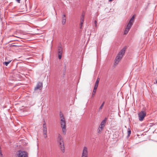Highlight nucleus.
<instances>
[{"label":"nucleus","instance_id":"f257e3e1","mask_svg":"<svg viewBox=\"0 0 157 157\" xmlns=\"http://www.w3.org/2000/svg\"><path fill=\"white\" fill-rule=\"evenodd\" d=\"M57 142L59 148L62 152L64 153L65 151V147L63 139L60 134L58 135Z\"/></svg>","mask_w":157,"mask_h":157},{"label":"nucleus","instance_id":"f03ea898","mask_svg":"<svg viewBox=\"0 0 157 157\" xmlns=\"http://www.w3.org/2000/svg\"><path fill=\"white\" fill-rule=\"evenodd\" d=\"M125 48H124L121 50L119 52L115 60V65H117L120 61V60L121 59L125 53Z\"/></svg>","mask_w":157,"mask_h":157},{"label":"nucleus","instance_id":"7ed1b4c3","mask_svg":"<svg viewBox=\"0 0 157 157\" xmlns=\"http://www.w3.org/2000/svg\"><path fill=\"white\" fill-rule=\"evenodd\" d=\"M16 157H28L27 153L25 151L19 150L17 152Z\"/></svg>","mask_w":157,"mask_h":157},{"label":"nucleus","instance_id":"20e7f679","mask_svg":"<svg viewBox=\"0 0 157 157\" xmlns=\"http://www.w3.org/2000/svg\"><path fill=\"white\" fill-rule=\"evenodd\" d=\"M60 124L63 132L64 134H65L66 133V124L65 119H60Z\"/></svg>","mask_w":157,"mask_h":157},{"label":"nucleus","instance_id":"39448f33","mask_svg":"<svg viewBox=\"0 0 157 157\" xmlns=\"http://www.w3.org/2000/svg\"><path fill=\"white\" fill-rule=\"evenodd\" d=\"M138 114L139 120L140 121H142L146 115V112L144 111H141L138 113Z\"/></svg>","mask_w":157,"mask_h":157},{"label":"nucleus","instance_id":"423d86ee","mask_svg":"<svg viewBox=\"0 0 157 157\" xmlns=\"http://www.w3.org/2000/svg\"><path fill=\"white\" fill-rule=\"evenodd\" d=\"M63 52V49L61 44H60L58 46V58L59 59H61L62 57Z\"/></svg>","mask_w":157,"mask_h":157},{"label":"nucleus","instance_id":"0eeeda50","mask_svg":"<svg viewBox=\"0 0 157 157\" xmlns=\"http://www.w3.org/2000/svg\"><path fill=\"white\" fill-rule=\"evenodd\" d=\"M43 87V83L42 82H38L36 86L34 88V90L35 91H37L38 90H40Z\"/></svg>","mask_w":157,"mask_h":157},{"label":"nucleus","instance_id":"6e6552de","mask_svg":"<svg viewBox=\"0 0 157 157\" xmlns=\"http://www.w3.org/2000/svg\"><path fill=\"white\" fill-rule=\"evenodd\" d=\"M88 148L85 146L84 147L83 149L82 156L88 157Z\"/></svg>","mask_w":157,"mask_h":157},{"label":"nucleus","instance_id":"1a4fd4ad","mask_svg":"<svg viewBox=\"0 0 157 157\" xmlns=\"http://www.w3.org/2000/svg\"><path fill=\"white\" fill-rule=\"evenodd\" d=\"M132 26L130 25H129V24H128L127 27L124 30V34L126 35L128 33Z\"/></svg>","mask_w":157,"mask_h":157},{"label":"nucleus","instance_id":"9d476101","mask_svg":"<svg viewBox=\"0 0 157 157\" xmlns=\"http://www.w3.org/2000/svg\"><path fill=\"white\" fill-rule=\"evenodd\" d=\"M132 26L130 25H129V24H128L127 27L124 30V34L126 35L128 33Z\"/></svg>","mask_w":157,"mask_h":157},{"label":"nucleus","instance_id":"9b49d317","mask_svg":"<svg viewBox=\"0 0 157 157\" xmlns=\"http://www.w3.org/2000/svg\"><path fill=\"white\" fill-rule=\"evenodd\" d=\"M135 17V15H134L132 17V18L130 19L129 21L128 24H129V25H131L132 26L133 25V23L134 22V19Z\"/></svg>","mask_w":157,"mask_h":157},{"label":"nucleus","instance_id":"f8f14e48","mask_svg":"<svg viewBox=\"0 0 157 157\" xmlns=\"http://www.w3.org/2000/svg\"><path fill=\"white\" fill-rule=\"evenodd\" d=\"M135 17V15H134L132 17V18L130 19L129 21L128 24H129V25H131L132 26L133 25V23L134 22V19Z\"/></svg>","mask_w":157,"mask_h":157},{"label":"nucleus","instance_id":"ddd939ff","mask_svg":"<svg viewBox=\"0 0 157 157\" xmlns=\"http://www.w3.org/2000/svg\"><path fill=\"white\" fill-rule=\"evenodd\" d=\"M43 133H47V128L46 127V124L45 123L43 125Z\"/></svg>","mask_w":157,"mask_h":157},{"label":"nucleus","instance_id":"4468645a","mask_svg":"<svg viewBox=\"0 0 157 157\" xmlns=\"http://www.w3.org/2000/svg\"><path fill=\"white\" fill-rule=\"evenodd\" d=\"M62 23L63 25H64L66 23V17L65 14H64L62 17Z\"/></svg>","mask_w":157,"mask_h":157},{"label":"nucleus","instance_id":"2eb2a0df","mask_svg":"<svg viewBox=\"0 0 157 157\" xmlns=\"http://www.w3.org/2000/svg\"><path fill=\"white\" fill-rule=\"evenodd\" d=\"M107 120V118L106 117H105L104 120H103L101 123V125H103L104 126H105V124L106 121Z\"/></svg>","mask_w":157,"mask_h":157},{"label":"nucleus","instance_id":"dca6fc26","mask_svg":"<svg viewBox=\"0 0 157 157\" xmlns=\"http://www.w3.org/2000/svg\"><path fill=\"white\" fill-rule=\"evenodd\" d=\"M99 80H100L99 78H97V80H96V82L95 83V85H94L95 86H98Z\"/></svg>","mask_w":157,"mask_h":157},{"label":"nucleus","instance_id":"f3484780","mask_svg":"<svg viewBox=\"0 0 157 157\" xmlns=\"http://www.w3.org/2000/svg\"><path fill=\"white\" fill-rule=\"evenodd\" d=\"M11 61V60H9L7 62H5L3 63V64H5L6 66H7L10 63Z\"/></svg>","mask_w":157,"mask_h":157},{"label":"nucleus","instance_id":"a211bd4d","mask_svg":"<svg viewBox=\"0 0 157 157\" xmlns=\"http://www.w3.org/2000/svg\"><path fill=\"white\" fill-rule=\"evenodd\" d=\"M131 134V130L129 128H128V136H127L128 137L130 136Z\"/></svg>","mask_w":157,"mask_h":157},{"label":"nucleus","instance_id":"6ab92c4d","mask_svg":"<svg viewBox=\"0 0 157 157\" xmlns=\"http://www.w3.org/2000/svg\"><path fill=\"white\" fill-rule=\"evenodd\" d=\"M59 116H60V117L61 119H65L63 117V114L61 112H60Z\"/></svg>","mask_w":157,"mask_h":157},{"label":"nucleus","instance_id":"aec40b11","mask_svg":"<svg viewBox=\"0 0 157 157\" xmlns=\"http://www.w3.org/2000/svg\"><path fill=\"white\" fill-rule=\"evenodd\" d=\"M84 20V15H82L80 18V22H83Z\"/></svg>","mask_w":157,"mask_h":157},{"label":"nucleus","instance_id":"412c9836","mask_svg":"<svg viewBox=\"0 0 157 157\" xmlns=\"http://www.w3.org/2000/svg\"><path fill=\"white\" fill-rule=\"evenodd\" d=\"M104 126L103 125H101L100 124V125L99 126V128L102 130L104 128Z\"/></svg>","mask_w":157,"mask_h":157},{"label":"nucleus","instance_id":"4be33fe9","mask_svg":"<svg viewBox=\"0 0 157 157\" xmlns=\"http://www.w3.org/2000/svg\"><path fill=\"white\" fill-rule=\"evenodd\" d=\"M104 102L102 103V104H101V106L99 108V110H100V109H101L102 108V107L104 105Z\"/></svg>","mask_w":157,"mask_h":157},{"label":"nucleus","instance_id":"5701e85b","mask_svg":"<svg viewBox=\"0 0 157 157\" xmlns=\"http://www.w3.org/2000/svg\"><path fill=\"white\" fill-rule=\"evenodd\" d=\"M96 91H93V93H92V97H94L95 94L96 93Z\"/></svg>","mask_w":157,"mask_h":157},{"label":"nucleus","instance_id":"b1692460","mask_svg":"<svg viewBox=\"0 0 157 157\" xmlns=\"http://www.w3.org/2000/svg\"><path fill=\"white\" fill-rule=\"evenodd\" d=\"M98 86H94V90H93V91H96V90L98 88Z\"/></svg>","mask_w":157,"mask_h":157},{"label":"nucleus","instance_id":"393cba45","mask_svg":"<svg viewBox=\"0 0 157 157\" xmlns=\"http://www.w3.org/2000/svg\"><path fill=\"white\" fill-rule=\"evenodd\" d=\"M98 86H94V90H93V91H96V90L98 88Z\"/></svg>","mask_w":157,"mask_h":157},{"label":"nucleus","instance_id":"a878e982","mask_svg":"<svg viewBox=\"0 0 157 157\" xmlns=\"http://www.w3.org/2000/svg\"><path fill=\"white\" fill-rule=\"evenodd\" d=\"M102 130V129L98 128V133H101V131Z\"/></svg>","mask_w":157,"mask_h":157},{"label":"nucleus","instance_id":"bb28decb","mask_svg":"<svg viewBox=\"0 0 157 157\" xmlns=\"http://www.w3.org/2000/svg\"><path fill=\"white\" fill-rule=\"evenodd\" d=\"M47 133H44V138H46L47 137Z\"/></svg>","mask_w":157,"mask_h":157},{"label":"nucleus","instance_id":"cd10ccee","mask_svg":"<svg viewBox=\"0 0 157 157\" xmlns=\"http://www.w3.org/2000/svg\"><path fill=\"white\" fill-rule=\"evenodd\" d=\"M83 23V22H80V29H81V28H82V27Z\"/></svg>","mask_w":157,"mask_h":157},{"label":"nucleus","instance_id":"c85d7f7f","mask_svg":"<svg viewBox=\"0 0 157 157\" xmlns=\"http://www.w3.org/2000/svg\"><path fill=\"white\" fill-rule=\"evenodd\" d=\"M94 23H95V25L96 27H97V22L95 20L94 21Z\"/></svg>","mask_w":157,"mask_h":157},{"label":"nucleus","instance_id":"c756f323","mask_svg":"<svg viewBox=\"0 0 157 157\" xmlns=\"http://www.w3.org/2000/svg\"><path fill=\"white\" fill-rule=\"evenodd\" d=\"M21 0H16V1L18 3H20V1Z\"/></svg>","mask_w":157,"mask_h":157},{"label":"nucleus","instance_id":"7c9ffc66","mask_svg":"<svg viewBox=\"0 0 157 157\" xmlns=\"http://www.w3.org/2000/svg\"><path fill=\"white\" fill-rule=\"evenodd\" d=\"M113 0H109V2H110L112 1Z\"/></svg>","mask_w":157,"mask_h":157},{"label":"nucleus","instance_id":"2f4dec72","mask_svg":"<svg viewBox=\"0 0 157 157\" xmlns=\"http://www.w3.org/2000/svg\"><path fill=\"white\" fill-rule=\"evenodd\" d=\"M81 157H88L81 156Z\"/></svg>","mask_w":157,"mask_h":157},{"label":"nucleus","instance_id":"473e14b6","mask_svg":"<svg viewBox=\"0 0 157 157\" xmlns=\"http://www.w3.org/2000/svg\"><path fill=\"white\" fill-rule=\"evenodd\" d=\"M13 46H15V45H13Z\"/></svg>","mask_w":157,"mask_h":157}]
</instances>
